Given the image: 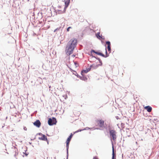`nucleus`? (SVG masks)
<instances>
[{"mask_svg":"<svg viewBox=\"0 0 159 159\" xmlns=\"http://www.w3.org/2000/svg\"><path fill=\"white\" fill-rule=\"evenodd\" d=\"M77 43V40L75 39H72L69 41L67 45L65 50L67 55H69L73 53Z\"/></svg>","mask_w":159,"mask_h":159,"instance_id":"1","label":"nucleus"},{"mask_svg":"<svg viewBox=\"0 0 159 159\" xmlns=\"http://www.w3.org/2000/svg\"><path fill=\"white\" fill-rule=\"evenodd\" d=\"M97 125L99 127L102 128L104 126V121L102 119L97 120H96Z\"/></svg>","mask_w":159,"mask_h":159,"instance_id":"2","label":"nucleus"},{"mask_svg":"<svg viewBox=\"0 0 159 159\" xmlns=\"http://www.w3.org/2000/svg\"><path fill=\"white\" fill-rule=\"evenodd\" d=\"M57 122V121L56 119L54 117H53L52 119L51 118H49L48 121V124L50 125L56 124Z\"/></svg>","mask_w":159,"mask_h":159,"instance_id":"3","label":"nucleus"},{"mask_svg":"<svg viewBox=\"0 0 159 159\" xmlns=\"http://www.w3.org/2000/svg\"><path fill=\"white\" fill-rule=\"evenodd\" d=\"M110 133L111 136L112 137V139L113 140L115 141L116 139V132L115 130H111L110 131Z\"/></svg>","mask_w":159,"mask_h":159,"instance_id":"4","label":"nucleus"},{"mask_svg":"<svg viewBox=\"0 0 159 159\" xmlns=\"http://www.w3.org/2000/svg\"><path fill=\"white\" fill-rule=\"evenodd\" d=\"M105 50H106V56H105L102 53H100L98 52H96L93 50H92L91 51V52L92 53V52H93L94 53H95L97 55L101 56L104 57H108V55L107 54V51L106 48L105 49Z\"/></svg>","mask_w":159,"mask_h":159,"instance_id":"5","label":"nucleus"},{"mask_svg":"<svg viewBox=\"0 0 159 159\" xmlns=\"http://www.w3.org/2000/svg\"><path fill=\"white\" fill-rule=\"evenodd\" d=\"M38 134L40 136L38 138L39 139L42 140L47 141V138L45 135L42 134L41 133H39Z\"/></svg>","mask_w":159,"mask_h":159,"instance_id":"6","label":"nucleus"},{"mask_svg":"<svg viewBox=\"0 0 159 159\" xmlns=\"http://www.w3.org/2000/svg\"><path fill=\"white\" fill-rule=\"evenodd\" d=\"M79 66V64L76 61L74 62V64L72 65H71L70 66V69L72 70H74V69L77 68Z\"/></svg>","mask_w":159,"mask_h":159,"instance_id":"7","label":"nucleus"},{"mask_svg":"<svg viewBox=\"0 0 159 159\" xmlns=\"http://www.w3.org/2000/svg\"><path fill=\"white\" fill-rule=\"evenodd\" d=\"M34 125L37 127L39 128L40 127L41 123L39 120H37L34 123Z\"/></svg>","mask_w":159,"mask_h":159,"instance_id":"8","label":"nucleus"},{"mask_svg":"<svg viewBox=\"0 0 159 159\" xmlns=\"http://www.w3.org/2000/svg\"><path fill=\"white\" fill-rule=\"evenodd\" d=\"M144 108L148 112H150L152 110V108L149 106L144 107Z\"/></svg>","mask_w":159,"mask_h":159,"instance_id":"9","label":"nucleus"},{"mask_svg":"<svg viewBox=\"0 0 159 159\" xmlns=\"http://www.w3.org/2000/svg\"><path fill=\"white\" fill-rule=\"evenodd\" d=\"M71 139V138L68 137L67 138V140L66 141V147L67 149V150L69 148V143H70V142Z\"/></svg>","mask_w":159,"mask_h":159,"instance_id":"10","label":"nucleus"},{"mask_svg":"<svg viewBox=\"0 0 159 159\" xmlns=\"http://www.w3.org/2000/svg\"><path fill=\"white\" fill-rule=\"evenodd\" d=\"M91 69L90 68H88L87 69H86L85 70H84L81 71V74L82 75H84V73H87Z\"/></svg>","mask_w":159,"mask_h":159,"instance_id":"11","label":"nucleus"},{"mask_svg":"<svg viewBox=\"0 0 159 159\" xmlns=\"http://www.w3.org/2000/svg\"><path fill=\"white\" fill-rule=\"evenodd\" d=\"M112 159H116V158L115 156V153H114V149L113 146L112 147Z\"/></svg>","mask_w":159,"mask_h":159,"instance_id":"12","label":"nucleus"},{"mask_svg":"<svg viewBox=\"0 0 159 159\" xmlns=\"http://www.w3.org/2000/svg\"><path fill=\"white\" fill-rule=\"evenodd\" d=\"M106 44L107 45V46H111V43L109 41H107L106 43Z\"/></svg>","mask_w":159,"mask_h":159,"instance_id":"13","label":"nucleus"},{"mask_svg":"<svg viewBox=\"0 0 159 159\" xmlns=\"http://www.w3.org/2000/svg\"><path fill=\"white\" fill-rule=\"evenodd\" d=\"M107 48L108 51L109 52V53H110L111 52V48L110 46H107Z\"/></svg>","mask_w":159,"mask_h":159,"instance_id":"14","label":"nucleus"},{"mask_svg":"<svg viewBox=\"0 0 159 159\" xmlns=\"http://www.w3.org/2000/svg\"><path fill=\"white\" fill-rule=\"evenodd\" d=\"M97 37L98 38H101V36L100 35V33H99L97 34Z\"/></svg>","mask_w":159,"mask_h":159,"instance_id":"15","label":"nucleus"},{"mask_svg":"<svg viewBox=\"0 0 159 159\" xmlns=\"http://www.w3.org/2000/svg\"><path fill=\"white\" fill-rule=\"evenodd\" d=\"M71 28V27H69L67 29V32H69V29H70Z\"/></svg>","mask_w":159,"mask_h":159,"instance_id":"16","label":"nucleus"},{"mask_svg":"<svg viewBox=\"0 0 159 159\" xmlns=\"http://www.w3.org/2000/svg\"><path fill=\"white\" fill-rule=\"evenodd\" d=\"M73 137V134H70V135L69 136V138L71 139L72 138V137Z\"/></svg>","mask_w":159,"mask_h":159,"instance_id":"17","label":"nucleus"},{"mask_svg":"<svg viewBox=\"0 0 159 159\" xmlns=\"http://www.w3.org/2000/svg\"><path fill=\"white\" fill-rule=\"evenodd\" d=\"M93 159H98V158L97 157L95 156L93 157Z\"/></svg>","mask_w":159,"mask_h":159,"instance_id":"18","label":"nucleus"},{"mask_svg":"<svg viewBox=\"0 0 159 159\" xmlns=\"http://www.w3.org/2000/svg\"><path fill=\"white\" fill-rule=\"evenodd\" d=\"M81 131V130H78L76 131H75V132L77 133Z\"/></svg>","mask_w":159,"mask_h":159,"instance_id":"19","label":"nucleus"},{"mask_svg":"<svg viewBox=\"0 0 159 159\" xmlns=\"http://www.w3.org/2000/svg\"><path fill=\"white\" fill-rule=\"evenodd\" d=\"M25 152V153L23 152V153L24 154H25L26 156H27L28 155V154L26 153V152Z\"/></svg>","mask_w":159,"mask_h":159,"instance_id":"20","label":"nucleus"},{"mask_svg":"<svg viewBox=\"0 0 159 159\" xmlns=\"http://www.w3.org/2000/svg\"><path fill=\"white\" fill-rule=\"evenodd\" d=\"M99 65H97L96 66V67H98L99 66Z\"/></svg>","mask_w":159,"mask_h":159,"instance_id":"21","label":"nucleus"},{"mask_svg":"<svg viewBox=\"0 0 159 159\" xmlns=\"http://www.w3.org/2000/svg\"><path fill=\"white\" fill-rule=\"evenodd\" d=\"M72 56L73 57H75V55H73Z\"/></svg>","mask_w":159,"mask_h":159,"instance_id":"22","label":"nucleus"},{"mask_svg":"<svg viewBox=\"0 0 159 159\" xmlns=\"http://www.w3.org/2000/svg\"><path fill=\"white\" fill-rule=\"evenodd\" d=\"M24 128V130H26V129H26V128Z\"/></svg>","mask_w":159,"mask_h":159,"instance_id":"23","label":"nucleus"},{"mask_svg":"<svg viewBox=\"0 0 159 159\" xmlns=\"http://www.w3.org/2000/svg\"><path fill=\"white\" fill-rule=\"evenodd\" d=\"M24 128V130H26V129H26V128Z\"/></svg>","mask_w":159,"mask_h":159,"instance_id":"24","label":"nucleus"}]
</instances>
